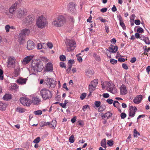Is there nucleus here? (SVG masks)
Here are the masks:
<instances>
[{"instance_id": "f257e3e1", "label": "nucleus", "mask_w": 150, "mask_h": 150, "mask_svg": "<svg viewBox=\"0 0 150 150\" xmlns=\"http://www.w3.org/2000/svg\"><path fill=\"white\" fill-rule=\"evenodd\" d=\"M66 20L65 18L63 16L60 15L54 20L52 24L54 27H61L63 26Z\"/></svg>"}, {"instance_id": "f03ea898", "label": "nucleus", "mask_w": 150, "mask_h": 150, "mask_svg": "<svg viewBox=\"0 0 150 150\" xmlns=\"http://www.w3.org/2000/svg\"><path fill=\"white\" fill-rule=\"evenodd\" d=\"M36 25L39 28L42 29L48 24L46 18L43 15L40 16L37 20Z\"/></svg>"}, {"instance_id": "7ed1b4c3", "label": "nucleus", "mask_w": 150, "mask_h": 150, "mask_svg": "<svg viewBox=\"0 0 150 150\" xmlns=\"http://www.w3.org/2000/svg\"><path fill=\"white\" fill-rule=\"evenodd\" d=\"M65 43L66 46V50L67 52H72L76 47V42L74 40L67 39Z\"/></svg>"}, {"instance_id": "20e7f679", "label": "nucleus", "mask_w": 150, "mask_h": 150, "mask_svg": "<svg viewBox=\"0 0 150 150\" xmlns=\"http://www.w3.org/2000/svg\"><path fill=\"white\" fill-rule=\"evenodd\" d=\"M31 65L32 69L35 72H40L44 68L42 62L41 61H33L32 62Z\"/></svg>"}, {"instance_id": "39448f33", "label": "nucleus", "mask_w": 150, "mask_h": 150, "mask_svg": "<svg viewBox=\"0 0 150 150\" xmlns=\"http://www.w3.org/2000/svg\"><path fill=\"white\" fill-rule=\"evenodd\" d=\"M40 94L43 98L45 100L50 98L52 97L51 92L49 90L46 88L42 89L40 91Z\"/></svg>"}, {"instance_id": "423d86ee", "label": "nucleus", "mask_w": 150, "mask_h": 150, "mask_svg": "<svg viewBox=\"0 0 150 150\" xmlns=\"http://www.w3.org/2000/svg\"><path fill=\"white\" fill-rule=\"evenodd\" d=\"M106 87L108 90L110 92L113 94L116 93V89L114 84L112 82H109L107 83Z\"/></svg>"}, {"instance_id": "0eeeda50", "label": "nucleus", "mask_w": 150, "mask_h": 150, "mask_svg": "<svg viewBox=\"0 0 150 150\" xmlns=\"http://www.w3.org/2000/svg\"><path fill=\"white\" fill-rule=\"evenodd\" d=\"M26 13V9L23 8H20L17 10L16 16L18 18L21 19L24 17Z\"/></svg>"}, {"instance_id": "6e6552de", "label": "nucleus", "mask_w": 150, "mask_h": 150, "mask_svg": "<svg viewBox=\"0 0 150 150\" xmlns=\"http://www.w3.org/2000/svg\"><path fill=\"white\" fill-rule=\"evenodd\" d=\"M21 103L23 105L29 106L31 103V100L26 97H22L20 99Z\"/></svg>"}, {"instance_id": "1a4fd4ad", "label": "nucleus", "mask_w": 150, "mask_h": 150, "mask_svg": "<svg viewBox=\"0 0 150 150\" xmlns=\"http://www.w3.org/2000/svg\"><path fill=\"white\" fill-rule=\"evenodd\" d=\"M7 66L9 68H13L15 67V60L13 58H8L7 62Z\"/></svg>"}, {"instance_id": "9d476101", "label": "nucleus", "mask_w": 150, "mask_h": 150, "mask_svg": "<svg viewBox=\"0 0 150 150\" xmlns=\"http://www.w3.org/2000/svg\"><path fill=\"white\" fill-rule=\"evenodd\" d=\"M46 84L49 86L54 88L56 84V81L51 78H47L46 81Z\"/></svg>"}, {"instance_id": "9b49d317", "label": "nucleus", "mask_w": 150, "mask_h": 150, "mask_svg": "<svg viewBox=\"0 0 150 150\" xmlns=\"http://www.w3.org/2000/svg\"><path fill=\"white\" fill-rule=\"evenodd\" d=\"M75 4L74 2H70L68 5V10L71 13H73L75 12Z\"/></svg>"}, {"instance_id": "f8f14e48", "label": "nucleus", "mask_w": 150, "mask_h": 150, "mask_svg": "<svg viewBox=\"0 0 150 150\" xmlns=\"http://www.w3.org/2000/svg\"><path fill=\"white\" fill-rule=\"evenodd\" d=\"M137 110V108L136 107L130 106L129 109V116L131 117H134Z\"/></svg>"}, {"instance_id": "ddd939ff", "label": "nucleus", "mask_w": 150, "mask_h": 150, "mask_svg": "<svg viewBox=\"0 0 150 150\" xmlns=\"http://www.w3.org/2000/svg\"><path fill=\"white\" fill-rule=\"evenodd\" d=\"M120 93L121 95H124L127 93V91L126 86L122 84L120 87Z\"/></svg>"}, {"instance_id": "4468645a", "label": "nucleus", "mask_w": 150, "mask_h": 150, "mask_svg": "<svg viewBox=\"0 0 150 150\" xmlns=\"http://www.w3.org/2000/svg\"><path fill=\"white\" fill-rule=\"evenodd\" d=\"M33 21V19L31 16H28L26 17L24 20L23 22L27 25L31 23Z\"/></svg>"}, {"instance_id": "2eb2a0df", "label": "nucleus", "mask_w": 150, "mask_h": 150, "mask_svg": "<svg viewBox=\"0 0 150 150\" xmlns=\"http://www.w3.org/2000/svg\"><path fill=\"white\" fill-rule=\"evenodd\" d=\"M45 69L48 71H52L53 70V65L50 62L46 64Z\"/></svg>"}, {"instance_id": "dca6fc26", "label": "nucleus", "mask_w": 150, "mask_h": 150, "mask_svg": "<svg viewBox=\"0 0 150 150\" xmlns=\"http://www.w3.org/2000/svg\"><path fill=\"white\" fill-rule=\"evenodd\" d=\"M34 56L32 55L28 56L25 57L23 59V64H25L28 63L33 58Z\"/></svg>"}, {"instance_id": "f3484780", "label": "nucleus", "mask_w": 150, "mask_h": 150, "mask_svg": "<svg viewBox=\"0 0 150 150\" xmlns=\"http://www.w3.org/2000/svg\"><path fill=\"white\" fill-rule=\"evenodd\" d=\"M142 99V95L137 96L135 98L134 100V103L136 104H139L141 102Z\"/></svg>"}, {"instance_id": "a211bd4d", "label": "nucleus", "mask_w": 150, "mask_h": 150, "mask_svg": "<svg viewBox=\"0 0 150 150\" xmlns=\"http://www.w3.org/2000/svg\"><path fill=\"white\" fill-rule=\"evenodd\" d=\"M17 4L16 3L10 7L9 11L11 14H13L14 11L16 10Z\"/></svg>"}, {"instance_id": "6ab92c4d", "label": "nucleus", "mask_w": 150, "mask_h": 150, "mask_svg": "<svg viewBox=\"0 0 150 150\" xmlns=\"http://www.w3.org/2000/svg\"><path fill=\"white\" fill-rule=\"evenodd\" d=\"M27 48L28 50H33L34 48V43L32 41H28L27 43Z\"/></svg>"}, {"instance_id": "aec40b11", "label": "nucleus", "mask_w": 150, "mask_h": 150, "mask_svg": "<svg viewBox=\"0 0 150 150\" xmlns=\"http://www.w3.org/2000/svg\"><path fill=\"white\" fill-rule=\"evenodd\" d=\"M109 47V51L110 52L115 53L117 51L118 47L117 46H113L112 45Z\"/></svg>"}, {"instance_id": "412c9836", "label": "nucleus", "mask_w": 150, "mask_h": 150, "mask_svg": "<svg viewBox=\"0 0 150 150\" xmlns=\"http://www.w3.org/2000/svg\"><path fill=\"white\" fill-rule=\"evenodd\" d=\"M30 33V30L28 29H25L22 30L20 33V35H23V36H25V35H28Z\"/></svg>"}, {"instance_id": "4be33fe9", "label": "nucleus", "mask_w": 150, "mask_h": 150, "mask_svg": "<svg viewBox=\"0 0 150 150\" xmlns=\"http://www.w3.org/2000/svg\"><path fill=\"white\" fill-rule=\"evenodd\" d=\"M48 122L49 123V125H48L50 127L54 128V129L55 128L57 124V122L55 120H52L51 122Z\"/></svg>"}, {"instance_id": "5701e85b", "label": "nucleus", "mask_w": 150, "mask_h": 150, "mask_svg": "<svg viewBox=\"0 0 150 150\" xmlns=\"http://www.w3.org/2000/svg\"><path fill=\"white\" fill-rule=\"evenodd\" d=\"M40 102V100L37 97H35L32 99V102L34 105H38Z\"/></svg>"}, {"instance_id": "b1692460", "label": "nucleus", "mask_w": 150, "mask_h": 150, "mask_svg": "<svg viewBox=\"0 0 150 150\" xmlns=\"http://www.w3.org/2000/svg\"><path fill=\"white\" fill-rule=\"evenodd\" d=\"M26 80L25 79L20 78L17 80V82L20 84H23L26 83Z\"/></svg>"}, {"instance_id": "393cba45", "label": "nucleus", "mask_w": 150, "mask_h": 150, "mask_svg": "<svg viewBox=\"0 0 150 150\" xmlns=\"http://www.w3.org/2000/svg\"><path fill=\"white\" fill-rule=\"evenodd\" d=\"M6 106V104L0 102V110L2 111L5 110Z\"/></svg>"}, {"instance_id": "a878e982", "label": "nucleus", "mask_w": 150, "mask_h": 150, "mask_svg": "<svg viewBox=\"0 0 150 150\" xmlns=\"http://www.w3.org/2000/svg\"><path fill=\"white\" fill-rule=\"evenodd\" d=\"M119 20L120 21V25L121 26L123 29L125 30L126 29V26L123 22L122 18L120 17L119 18Z\"/></svg>"}, {"instance_id": "bb28decb", "label": "nucleus", "mask_w": 150, "mask_h": 150, "mask_svg": "<svg viewBox=\"0 0 150 150\" xmlns=\"http://www.w3.org/2000/svg\"><path fill=\"white\" fill-rule=\"evenodd\" d=\"M96 88V87H94V86L91 84H89L88 87L89 91L90 92L89 95H91V94L92 93L94 90H95Z\"/></svg>"}, {"instance_id": "cd10ccee", "label": "nucleus", "mask_w": 150, "mask_h": 150, "mask_svg": "<svg viewBox=\"0 0 150 150\" xmlns=\"http://www.w3.org/2000/svg\"><path fill=\"white\" fill-rule=\"evenodd\" d=\"M86 74L88 76H90L94 74V71L89 69H87L85 71Z\"/></svg>"}, {"instance_id": "c85d7f7f", "label": "nucleus", "mask_w": 150, "mask_h": 150, "mask_svg": "<svg viewBox=\"0 0 150 150\" xmlns=\"http://www.w3.org/2000/svg\"><path fill=\"white\" fill-rule=\"evenodd\" d=\"M16 110L17 111L20 113L25 112L26 110L24 108H21L20 107H18Z\"/></svg>"}, {"instance_id": "c756f323", "label": "nucleus", "mask_w": 150, "mask_h": 150, "mask_svg": "<svg viewBox=\"0 0 150 150\" xmlns=\"http://www.w3.org/2000/svg\"><path fill=\"white\" fill-rule=\"evenodd\" d=\"M98 82V79H94L93 81H91L90 83V84H91L94 87H96Z\"/></svg>"}, {"instance_id": "7c9ffc66", "label": "nucleus", "mask_w": 150, "mask_h": 150, "mask_svg": "<svg viewBox=\"0 0 150 150\" xmlns=\"http://www.w3.org/2000/svg\"><path fill=\"white\" fill-rule=\"evenodd\" d=\"M3 98L4 100H8L11 98V95L9 94H6L3 97Z\"/></svg>"}, {"instance_id": "2f4dec72", "label": "nucleus", "mask_w": 150, "mask_h": 150, "mask_svg": "<svg viewBox=\"0 0 150 150\" xmlns=\"http://www.w3.org/2000/svg\"><path fill=\"white\" fill-rule=\"evenodd\" d=\"M24 36H23V35H20V33L19 34L18 38V41L21 43L22 44L23 43V41H24Z\"/></svg>"}, {"instance_id": "473e14b6", "label": "nucleus", "mask_w": 150, "mask_h": 150, "mask_svg": "<svg viewBox=\"0 0 150 150\" xmlns=\"http://www.w3.org/2000/svg\"><path fill=\"white\" fill-rule=\"evenodd\" d=\"M20 71V69L18 67L16 68L14 70V73L15 74L14 76L15 77L17 76L19 74Z\"/></svg>"}, {"instance_id": "72a5a7b5", "label": "nucleus", "mask_w": 150, "mask_h": 150, "mask_svg": "<svg viewBox=\"0 0 150 150\" xmlns=\"http://www.w3.org/2000/svg\"><path fill=\"white\" fill-rule=\"evenodd\" d=\"M106 140L105 139H104L102 140L101 142V146L104 148L105 149L106 148Z\"/></svg>"}, {"instance_id": "f704fd0d", "label": "nucleus", "mask_w": 150, "mask_h": 150, "mask_svg": "<svg viewBox=\"0 0 150 150\" xmlns=\"http://www.w3.org/2000/svg\"><path fill=\"white\" fill-rule=\"evenodd\" d=\"M98 109L99 112H102L106 108V107L105 105H101L100 106Z\"/></svg>"}, {"instance_id": "c9c22d12", "label": "nucleus", "mask_w": 150, "mask_h": 150, "mask_svg": "<svg viewBox=\"0 0 150 150\" xmlns=\"http://www.w3.org/2000/svg\"><path fill=\"white\" fill-rule=\"evenodd\" d=\"M93 56L95 58V59L98 61L100 60V57L97 55L96 53H94L93 54Z\"/></svg>"}, {"instance_id": "e433bc0d", "label": "nucleus", "mask_w": 150, "mask_h": 150, "mask_svg": "<svg viewBox=\"0 0 150 150\" xmlns=\"http://www.w3.org/2000/svg\"><path fill=\"white\" fill-rule=\"evenodd\" d=\"M143 40L145 42L146 44L149 45L150 44V42L148 38L147 37L144 38Z\"/></svg>"}, {"instance_id": "4c0bfd02", "label": "nucleus", "mask_w": 150, "mask_h": 150, "mask_svg": "<svg viewBox=\"0 0 150 150\" xmlns=\"http://www.w3.org/2000/svg\"><path fill=\"white\" fill-rule=\"evenodd\" d=\"M133 135L134 137H137L138 136L140 135V134L136 129H134V130Z\"/></svg>"}, {"instance_id": "58836bf2", "label": "nucleus", "mask_w": 150, "mask_h": 150, "mask_svg": "<svg viewBox=\"0 0 150 150\" xmlns=\"http://www.w3.org/2000/svg\"><path fill=\"white\" fill-rule=\"evenodd\" d=\"M69 142L71 143H73L75 141L74 137V135H71L69 138Z\"/></svg>"}, {"instance_id": "ea45409f", "label": "nucleus", "mask_w": 150, "mask_h": 150, "mask_svg": "<svg viewBox=\"0 0 150 150\" xmlns=\"http://www.w3.org/2000/svg\"><path fill=\"white\" fill-rule=\"evenodd\" d=\"M34 113L36 115H39L42 113V112L41 110H38L34 111Z\"/></svg>"}, {"instance_id": "a19ab883", "label": "nucleus", "mask_w": 150, "mask_h": 150, "mask_svg": "<svg viewBox=\"0 0 150 150\" xmlns=\"http://www.w3.org/2000/svg\"><path fill=\"white\" fill-rule=\"evenodd\" d=\"M81 54V53H79V54H77L76 55V56L77 58V59L78 60L79 62H81L82 61V57L79 56V55Z\"/></svg>"}, {"instance_id": "79ce46f5", "label": "nucleus", "mask_w": 150, "mask_h": 150, "mask_svg": "<svg viewBox=\"0 0 150 150\" xmlns=\"http://www.w3.org/2000/svg\"><path fill=\"white\" fill-rule=\"evenodd\" d=\"M94 104L96 107L98 108L100 105L101 102L100 101H96L94 103Z\"/></svg>"}, {"instance_id": "37998d69", "label": "nucleus", "mask_w": 150, "mask_h": 150, "mask_svg": "<svg viewBox=\"0 0 150 150\" xmlns=\"http://www.w3.org/2000/svg\"><path fill=\"white\" fill-rule=\"evenodd\" d=\"M137 32L139 33H144V30L142 28L139 27L137 30Z\"/></svg>"}, {"instance_id": "c03bdc74", "label": "nucleus", "mask_w": 150, "mask_h": 150, "mask_svg": "<svg viewBox=\"0 0 150 150\" xmlns=\"http://www.w3.org/2000/svg\"><path fill=\"white\" fill-rule=\"evenodd\" d=\"M110 62L111 64H114L117 63V61L114 59H111L110 60Z\"/></svg>"}, {"instance_id": "a18cd8bd", "label": "nucleus", "mask_w": 150, "mask_h": 150, "mask_svg": "<svg viewBox=\"0 0 150 150\" xmlns=\"http://www.w3.org/2000/svg\"><path fill=\"white\" fill-rule=\"evenodd\" d=\"M40 140V137H37L34 140L33 142L37 144L39 142Z\"/></svg>"}, {"instance_id": "49530a36", "label": "nucleus", "mask_w": 150, "mask_h": 150, "mask_svg": "<svg viewBox=\"0 0 150 150\" xmlns=\"http://www.w3.org/2000/svg\"><path fill=\"white\" fill-rule=\"evenodd\" d=\"M60 60L63 61H64L66 60V57L64 55H61L59 57Z\"/></svg>"}, {"instance_id": "de8ad7c7", "label": "nucleus", "mask_w": 150, "mask_h": 150, "mask_svg": "<svg viewBox=\"0 0 150 150\" xmlns=\"http://www.w3.org/2000/svg\"><path fill=\"white\" fill-rule=\"evenodd\" d=\"M3 73V70L1 69H0V80H3L4 79Z\"/></svg>"}, {"instance_id": "09e8293b", "label": "nucleus", "mask_w": 150, "mask_h": 150, "mask_svg": "<svg viewBox=\"0 0 150 150\" xmlns=\"http://www.w3.org/2000/svg\"><path fill=\"white\" fill-rule=\"evenodd\" d=\"M10 28V26L8 25H6L5 26V28L6 32L8 33L9 32Z\"/></svg>"}, {"instance_id": "8fccbe9b", "label": "nucleus", "mask_w": 150, "mask_h": 150, "mask_svg": "<svg viewBox=\"0 0 150 150\" xmlns=\"http://www.w3.org/2000/svg\"><path fill=\"white\" fill-rule=\"evenodd\" d=\"M119 103L117 101H115L113 103V105L116 107H118L119 106Z\"/></svg>"}, {"instance_id": "3c124183", "label": "nucleus", "mask_w": 150, "mask_h": 150, "mask_svg": "<svg viewBox=\"0 0 150 150\" xmlns=\"http://www.w3.org/2000/svg\"><path fill=\"white\" fill-rule=\"evenodd\" d=\"M106 115H107V119H108L112 116V114L109 112H108L106 113Z\"/></svg>"}, {"instance_id": "603ef678", "label": "nucleus", "mask_w": 150, "mask_h": 150, "mask_svg": "<svg viewBox=\"0 0 150 150\" xmlns=\"http://www.w3.org/2000/svg\"><path fill=\"white\" fill-rule=\"evenodd\" d=\"M86 96V94L85 93H82L80 97V98L81 100L84 99Z\"/></svg>"}, {"instance_id": "864d4df0", "label": "nucleus", "mask_w": 150, "mask_h": 150, "mask_svg": "<svg viewBox=\"0 0 150 150\" xmlns=\"http://www.w3.org/2000/svg\"><path fill=\"white\" fill-rule=\"evenodd\" d=\"M107 144L109 146H112L113 144V141L112 140H110L108 141Z\"/></svg>"}, {"instance_id": "5fc2aeb1", "label": "nucleus", "mask_w": 150, "mask_h": 150, "mask_svg": "<svg viewBox=\"0 0 150 150\" xmlns=\"http://www.w3.org/2000/svg\"><path fill=\"white\" fill-rule=\"evenodd\" d=\"M126 114L124 112L120 114V116L122 119H124L126 117Z\"/></svg>"}, {"instance_id": "6e6d98bb", "label": "nucleus", "mask_w": 150, "mask_h": 150, "mask_svg": "<svg viewBox=\"0 0 150 150\" xmlns=\"http://www.w3.org/2000/svg\"><path fill=\"white\" fill-rule=\"evenodd\" d=\"M47 45L50 49H52L53 47L52 44L50 42H48L47 43Z\"/></svg>"}, {"instance_id": "4d7b16f0", "label": "nucleus", "mask_w": 150, "mask_h": 150, "mask_svg": "<svg viewBox=\"0 0 150 150\" xmlns=\"http://www.w3.org/2000/svg\"><path fill=\"white\" fill-rule=\"evenodd\" d=\"M41 123L42 124V125L41 126V127H43L44 126H47L48 125H49V123L47 122H42Z\"/></svg>"}, {"instance_id": "13d9d810", "label": "nucleus", "mask_w": 150, "mask_h": 150, "mask_svg": "<svg viewBox=\"0 0 150 150\" xmlns=\"http://www.w3.org/2000/svg\"><path fill=\"white\" fill-rule=\"evenodd\" d=\"M107 102L109 104H112L113 102V100L111 99H108L107 100Z\"/></svg>"}, {"instance_id": "bf43d9fd", "label": "nucleus", "mask_w": 150, "mask_h": 150, "mask_svg": "<svg viewBox=\"0 0 150 150\" xmlns=\"http://www.w3.org/2000/svg\"><path fill=\"white\" fill-rule=\"evenodd\" d=\"M140 23L141 22L140 20L139 19L136 20L135 21V24L137 25H140Z\"/></svg>"}, {"instance_id": "052dcab7", "label": "nucleus", "mask_w": 150, "mask_h": 150, "mask_svg": "<svg viewBox=\"0 0 150 150\" xmlns=\"http://www.w3.org/2000/svg\"><path fill=\"white\" fill-rule=\"evenodd\" d=\"M122 67L124 69H125L127 70L128 69V67L127 65L125 63H123L122 64Z\"/></svg>"}, {"instance_id": "680f3d73", "label": "nucleus", "mask_w": 150, "mask_h": 150, "mask_svg": "<svg viewBox=\"0 0 150 150\" xmlns=\"http://www.w3.org/2000/svg\"><path fill=\"white\" fill-rule=\"evenodd\" d=\"M136 60V58L135 57H134L132 58L131 60L130 61V62L132 63H133L135 62Z\"/></svg>"}, {"instance_id": "e2e57ef3", "label": "nucleus", "mask_w": 150, "mask_h": 150, "mask_svg": "<svg viewBox=\"0 0 150 150\" xmlns=\"http://www.w3.org/2000/svg\"><path fill=\"white\" fill-rule=\"evenodd\" d=\"M60 67H66V66L65 64L63 62H61L60 63Z\"/></svg>"}, {"instance_id": "0e129e2a", "label": "nucleus", "mask_w": 150, "mask_h": 150, "mask_svg": "<svg viewBox=\"0 0 150 150\" xmlns=\"http://www.w3.org/2000/svg\"><path fill=\"white\" fill-rule=\"evenodd\" d=\"M38 48L39 49H41L42 48V45L40 43H38V44L37 45Z\"/></svg>"}, {"instance_id": "69168bd1", "label": "nucleus", "mask_w": 150, "mask_h": 150, "mask_svg": "<svg viewBox=\"0 0 150 150\" xmlns=\"http://www.w3.org/2000/svg\"><path fill=\"white\" fill-rule=\"evenodd\" d=\"M63 87L65 88L67 91H68L69 90V88L67 87L66 86V83H64L63 86Z\"/></svg>"}, {"instance_id": "338daca9", "label": "nucleus", "mask_w": 150, "mask_h": 150, "mask_svg": "<svg viewBox=\"0 0 150 150\" xmlns=\"http://www.w3.org/2000/svg\"><path fill=\"white\" fill-rule=\"evenodd\" d=\"M103 96L105 98H108L109 96V95L108 93H105L103 94Z\"/></svg>"}, {"instance_id": "774afa93", "label": "nucleus", "mask_w": 150, "mask_h": 150, "mask_svg": "<svg viewBox=\"0 0 150 150\" xmlns=\"http://www.w3.org/2000/svg\"><path fill=\"white\" fill-rule=\"evenodd\" d=\"M146 70L147 72L148 73H149L150 71V66H148L146 67Z\"/></svg>"}]
</instances>
